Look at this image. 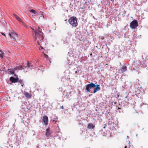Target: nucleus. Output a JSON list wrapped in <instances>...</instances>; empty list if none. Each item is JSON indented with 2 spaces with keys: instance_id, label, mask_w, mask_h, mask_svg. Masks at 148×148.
Masks as SVG:
<instances>
[{
  "instance_id": "35",
  "label": "nucleus",
  "mask_w": 148,
  "mask_h": 148,
  "mask_svg": "<svg viewBox=\"0 0 148 148\" xmlns=\"http://www.w3.org/2000/svg\"><path fill=\"white\" fill-rule=\"evenodd\" d=\"M103 128H105V127H104Z\"/></svg>"
},
{
  "instance_id": "20",
  "label": "nucleus",
  "mask_w": 148,
  "mask_h": 148,
  "mask_svg": "<svg viewBox=\"0 0 148 148\" xmlns=\"http://www.w3.org/2000/svg\"><path fill=\"white\" fill-rule=\"evenodd\" d=\"M40 48L41 49H44L41 46H40V47L39 48V49L40 50Z\"/></svg>"
},
{
  "instance_id": "10",
  "label": "nucleus",
  "mask_w": 148,
  "mask_h": 148,
  "mask_svg": "<svg viewBox=\"0 0 148 148\" xmlns=\"http://www.w3.org/2000/svg\"><path fill=\"white\" fill-rule=\"evenodd\" d=\"M24 95L27 98H30L31 97V95L28 92H25L24 93Z\"/></svg>"
},
{
  "instance_id": "30",
  "label": "nucleus",
  "mask_w": 148,
  "mask_h": 148,
  "mask_svg": "<svg viewBox=\"0 0 148 148\" xmlns=\"http://www.w3.org/2000/svg\"><path fill=\"white\" fill-rule=\"evenodd\" d=\"M118 109H120V108H119V107H118Z\"/></svg>"
},
{
  "instance_id": "19",
  "label": "nucleus",
  "mask_w": 148,
  "mask_h": 148,
  "mask_svg": "<svg viewBox=\"0 0 148 148\" xmlns=\"http://www.w3.org/2000/svg\"><path fill=\"white\" fill-rule=\"evenodd\" d=\"M16 18L17 19V20H18V21H21V18L19 17H18H18H17Z\"/></svg>"
},
{
  "instance_id": "18",
  "label": "nucleus",
  "mask_w": 148,
  "mask_h": 148,
  "mask_svg": "<svg viewBox=\"0 0 148 148\" xmlns=\"http://www.w3.org/2000/svg\"><path fill=\"white\" fill-rule=\"evenodd\" d=\"M17 82H18L20 83L21 84H22L23 82V81L21 79H18V80H17Z\"/></svg>"
},
{
  "instance_id": "13",
  "label": "nucleus",
  "mask_w": 148,
  "mask_h": 148,
  "mask_svg": "<svg viewBox=\"0 0 148 148\" xmlns=\"http://www.w3.org/2000/svg\"><path fill=\"white\" fill-rule=\"evenodd\" d=\"M4 54V53L0 49V57L1 58H3V55Z\"/></svg>"
},
{
  "instance_id": "8",
  "label": "nucleus",
  "mask_w": 148,
  "mask_h": 148,
  "mask_svg": "<svg viewBox=\"0 0 148 148\" xmlns=\"http://www.w3.org/2000/svg\"><path fill=\"white\" fill-rule=\"evenodd\" d=\"M18 78L17 77L14 78V77H11L10 78V80L12 83H16L17 82Z\"/></svg>"
},
{
  "instance_id": "6",
  "label": "nucleus",
  "mask_w": 148,
  "mask_h": 148,
  "mask_svg": "<svg viewBox=\"0 0 148 148\" xmlns=\"http://www.w3.org/2000/svg\"><path fill=\"white\" fill-rule=\"evenodd\" d=\"M96 85L93 83L91 82L90 84H88L86 86V90L87 92H90L89 90L92 88L95 87Z\"/></svg>"
},
{
  "instance_id": "14",
  "label": "nucleus",
  "mask_w": 148,
  "mask_h": 148,
  "mask_svg": "<svg viewBox=\"0 0 148 148\" xmlns=\"http://www.w3.org/2000/svg\"><path fill=\"white\" fill-rule=\"evenodd\" d=\"M51 134L50 132H47L46 133V135L47 137H48Z\"/></svg>"
},
{
  "instance_id": "21",
  "label": "nucleus",
  "mask_w": 148,
  "mask_h": 148,
  "mask_svg": "<svg viewBox=\"0 0 148 148\" xmlns=\"http://www.w3.org/2000/svg\"><path fill=\"white\" fill-rule=\"evenodd\" d=\"M13 15L16 18L17 17H18V16L17 15H16V14H13Z\"/></svg>"
},
{
  "instance_id": "7",
  "label": "nucleus",
  "mask_w": 148,
  "mask_h": 148,
  "mask_svg": "<svg viewBox=\"0 0 148 148\" xmlns=\"http://www.w3.org/2000/svg\"><path fill=\"white\" fill-rule=\"evenodd\" d=\"M42 122L45 125H47L48 123V118L46 116H44L42 119Z\"/></svg>"
},
{
  "instance_id": "28",
  "label": "nucleus",
  "mask_w": 148,
  "mask_h": 148,
  "mask_svg": "<svg viewBox=\"0 0 148 148\" xmlns=\"http://www.w3.org/2000/svg\"><path fill=\"white\" fill-rule=\"evenodd\" d=\"M127 148V146H125V147H124V148Z\"/></svg>"
},
{
  "instance_id": "5",
  "label": "nucleus",
  "mask_w": 148,
  "mask_h": 148,
  "mask_svg": "<svg viewBox=\"0 0 148 148\" xmlns=\"http://www.w3.org/2000/svg\"><path fill=\"white\" fill-rule=\"evenodd\" d=\"M138 26V23L137 21L136 20H134L132 21L130 25V26L132 29L136 28Z\"/></svg>"
},
{
  "instance_id": "11",
  "label": "nucleus",
  "mask_w": 148,
  "mask_h": 148,
  "mask_svg": "<svg viewBox=\"0 0 148 148\" xmlns=\"http://www.w3.org/2000/svg\"><path fill=\"white\" fill-rule=\"evenodd\" d=\"M88 127L90 129H93L95 127V126L92 123L89 124L88 125Z\"/></svg>"
},
{
  "instance_id": "3",
  "label": "nucleus",
  "mask_w": 148,
  "mask_h": 148,
  "mask_svg": "<svg viewBox=\"0 0 148 148\" xmlns=\"http://www.w3.org/2000/svg\"><path fill=\"white\" fill-rule=\"evenodd\" d=\"M29 12L33 13L34 14H37L39 15H40V16L38 18L39 20H43L44 18H45V17L44 15L43 14V12H39L38 13H37L35 10L33 9L29 10Z\"/></svg>"
},
{
  "instance_id": "23",
  "label": "nucleus",
  "mask_w": 148,
  "mask_h": 148,
  "mask_svg": "<svg viewBox=\"0 0 148 148\" xmlns=\"http://www.w3.org/2000/svg\"><path fill=\"white\" fill-rule=\"evenodd\" d=\"M47 132H49V129L48 128L46 129Z\"/></svg>"
},
{
  "instance_id": "15",
  "label": "nucleus",
  "mask_w": 148,
  "mask_h": 148,
  "mask_svg": "<svg viewBox=\"0 0 148 148\" xmlns=\"http://www.w3.org/2000/svg\"><path fill=\"white\" fill-rule=\"evenodd\" d=\"M32 65H31V64L29 63V62H27V66L28 67H32Z\"/></svg>"
},
{
  "instance_id": "32",
  "label": "nucleus",
  "mask_w": 148,
  "mask_h": 148,
  "mask_svg": "<svg viewBox=\"0 0 148 148\" xmlns=\"http://www.w3.org/2000/svg\"><path fill=\"white\" fill-rule=\"evenodd\" d=\"M8 70H10V69H8Z\"/></svg>"
},
{
  "instance_id": "31",
  "label": "nucleus",
  "mask_w": 148,
  "mask_h": 148,
  "mask_svg": "<svg viewBox=\"0 0 148 148\" xmlns=\"http://www.w3.org/2000/svg\"><path fill=\"white\" fill-rule=\"evenodd\" d=\"M38 29H39L40 28V27H38Z\"/></svg>"
},
{
  "instance_id": "2",
  "label": "nucleus",
  "mask_w": 148,
  "mask_h": 148,
  "mask_svg": "<svg viewBox=\"0 0 148 148\" xmlns=\"http://www.w3.org/2000/svg\"><path fill=\"white\" fill-rule=\"evenodd\" d=\"M68 22L72 27H76L78 23L76 17L72 16L71 17L69 20Z\"/></svg>"
},
{
  "instance_id": "4",
  "label": "nucleus",
  "mask_w": 148,
  "mask_h": 148,
  "mask_svg": "<svg viewBox=\"0 0 148 148\" xmlns=\"http://www.w3.org/2000/svg\"><path fill=\"white\" fill-rule=\"evenodd\" d=\"M8 35L10 36L12 40L16 41V39L18 37V34L14 31L9 33Z\"/></svg>"
},
{
  "instance_id": "9",
  "label": "nucleus",
  "mask_w": 148,
  "mask_h": 148,
  "mask_svg": "<svg viewBox=\"0 0 148 148\" xmlns=\"http://www.w3.org/2000/svg\"><path fill=\"white\" fill-rule=\"evenodd\" d=\"M96 87L94 89L93 93H95L98 90H99L100 89V85L97 84L96 86Z\"/></svg>"
},
{
  "instance_id": "29",
  "label": "nucleus",
  "mask_w": 148,
  "mask_h": 148,
  "mask_svg": "<svg viewBox=\"0 0 148 148\" xmlns=\"http://www.w3.org/2000/svg\"><path fill=\"white\" fill-rule=\"evenodd\" d=\"M23 24L25 26V25L24 23H23Z\"/></svg>"
},
{
  "instance_id": "16",
  "label": "nucleus",
  "mask_w": 148,
  "mask_h": 148,
  "mask_svg": "<svg viewBox=\"0 0 148 148\" xmlns=\"http://www.w3.org/2000/svg\"><path fill=\"white\" fill-rule=\"evenodd\" d=\"M14 71H9V73L11 74H14Z\"/></svg>"
},
{
  "instance_id": "26",
  "label": "nucleus",
  "mask_w": 148,
  "mask_h": 148,
  "mask_svg": "<svg viewBox=\"0 0 148 148\" xmlns=\"http://www.w3.org/2000/svg\"><path fill=\"white\" fill-rule=\"evenodd\" d=\"M14 76L15 77H17V75H16V74H14Z\"/></svg>"
},
{
  "instance_id": "22",
  "label": "nucleus",
  "mask_w": 148,
  "mask_h": 148,
  "mask_svg": "<svg viewBox=\"0 0 148 148\" xmlns=\"http://www.w3.org/2000/svg\"><path fill=\"white\" fill-rule=\"evenodd\" d=\"M1 34L2 35H3L4 36H5V37L6 36L5 34H4V33L2 32V33H1Z\"/></svg>"
},
{
  "instance_id": "17",
  "label": "nucleus",
  "mask_w": 148,
  "mask_h": 148,
  "mask_svg": "<svg viewBox=\"0 0 148 148\" xmlns=\"http://www.w3.org/2000/svg\"><path fill=\"white\" fill-rule=\"evenodd\" d=\"M44 56H45V58L47 59V60H48L49 59V58H48V56L45 54H44Z\"/></svg>"
},
{
  "instance_id": "33",
  "label": "nucleus",
  "mask_w": 148,
  "mask_h": 148,
  "mask_svg": "<svg viewBox=\"0 0 148 148\" xmlns=\"http://www.w3.org/2000/svg\"><path fill=\"white\" fill-rule=\"evenodd\" d=\"M21 69H22V66H21Z\"/></svg>"
},
{
  "instance_id": "12",
  "label": "nucleus",
  "mask_w": 148,
  "mask_h": 148,
  "mask_svg": "<svg viewBox=\"0 0 148 148\" xmlns=\"http://www.w3.org/2000/svg\"><path fill=\"white\" fill-rule=\"evenodd\" d=\"M127 70V67L125 66H123L121 68V71H125Z\"/></svg>"
},
{
  "instance_id": "27",
  "label": "nucleus",
  "mask_w": 148,
  "mask_h": 148,
  "mask_svg": "<svg viewBox=\"0 0 148 148\" xmlns=\"http://www.w3.org/2000/svg\"><path fill=\"white\" fill-rule=\"evenodd\" d=\"M84 8H85V7H82V9H84Z\"/></svg>"
},
{
  "instance_id": "1",
  "label": "nucleus",
  "mask_w": 148,
  "mask_h": 148,
  "mask_svg": "<svg viewBox=\"0 0 148 148\" xmlns=\"http://www.w3.org/2000/svg\"><path fill=\"white\" fill-rule=\"evenodd\" d=\"M31 28L34 31L35 33V36L34 38V40H36L37 39V37L39 40H38L37 43L39 45H40V44L39 43V41L40 42H42V40L43 39L42 32L40 30H38V32H37L36 30H34L32 27H31Z\"/></svg>"
},
{
  "instance_id": "34",
  "label": "nucleus",
  "mask_w": 148,
  "mask_h": 148,
  "mask_svg": "<svg viewBox=\"0 0 148 148\" xmlns=\"http://www.w3.org/2000/svg\"><path fill=\"white\" fill-rule=\"evenodd\" d=\"M92 55V54L91 53V54H90V55Z\"/></svg>"
},
{
  "instance_id": "25",
  "label": "nucleus",
  "mask_w": 148,
  "mask_h": 148,
  "mask_svg": "<svg viewBox=\"0 0 148 148\" xmlns=\"http://www.w3.org/2000/svg\"><path fill=\"white\" fill-rule=\"evenodd\" d=\"M61 109H63L64 108L63 106H62L60 108Z\"/></svg>"
},
{
  "instance_id": "24",
  "label": "nucleus",
  "mask_w": 148,
  "mask_h": 148,
  "mask_svg": "<svg viewBox=\"0 0 148 148\" xmlns=\"http://www.w3.org/2000/svg\"><path fill=\"white\" fill-rule=\"evenodd\" d=\"M21 84V86L22 87L24 85V84H23V82Z\"/></svg>"
}]
</instances>
